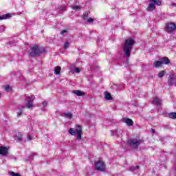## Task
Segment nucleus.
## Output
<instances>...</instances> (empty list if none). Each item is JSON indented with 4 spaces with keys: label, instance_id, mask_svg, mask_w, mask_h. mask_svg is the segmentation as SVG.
Wrapping results in <instances>:
<instances>
[{
    "label": "nucleus",
    "instance_id": "obj_1",
    "mask_svg": "<svg viewBox=\"0 0 176 176\" xmlns=\"http://www.w3.org/2000/svg\"><path fill=\"white\" fill-rule=\"evenodd\" d=\"M134 43H135V41L131 38H128L125 40L124 44L122 47L124 52V56L130 57V52L133 50V46H134Z\"/></svg>",
    "mask_w": 176,
    "mask_h": 176
},
{
    "label": "nucleus",
    "instance_id": "obj_2",
    "mask_svg": "<svg viewBox=\"0 0 176 176\" xmlns=\"http://www.w3.org/2000/svg\"><path fill=\"white\" fill-rule=\"evenodd\" d=\"M127 144L131 148H132V149H138L140 145H141V144H144V140L140 138H133L128 140Z\"/></svg>",
    "mask_w": 176,
    "mask_h": 176
},
{
    "label": "nucleus",
    "instance_id": "obj_3",
    "mask_svg": "<svg viewBox=\"0 0 176 176\" xmlns=\"http://www.w3.org/2000/svg\"><path fill=\"white\" fill-rule=\"evenodd\" d=\"M43 53H46L44 47L34 45L31 48L30 56L32 57H36V56H39V54H43Z\"/></svg>",
    "mask_w": 176,
    "mask_h": 176
},
{
    "label": "nucleus",
    "instance_id": "obj_4",
    "mask_svg": "<svg viewBox=\"0 0 176 176\" xmlns=\"http://www.w3.org/2000/svg\"><path fill=\"white\" fill-rule=\"evenodd\" d=\"M25 100L27 103L25 105L21 107V109H24V108H27V109H32V107H34V100H35V96L34 95H31L30 96L28 95H25Z\"/></svg>",
    "mask_w": 176,
    "mask_h": 176
},
{
    "label": "nucleus",
    "instance_id": "obj_5",
    "mask_svg": "<svg viewBox=\"0 0 176 176\" xmlns=\"http://www.w3.org/2000/svg\"><path fill=\"white\" fill-rule=\"evenodd\" d=\"M69 133L71 135H76L77 134V140H82V126L80 125H77L76 130L70 128L69 129Z\"/></svg>",
    "mask_w": 176,
    "mask_h": 176
},
{
    "label": "nucleus",
    "instance_id": "obj_6",
    "mask_svg": "<svg viewBox=\"0 0 176 176\" xmlns=\"http://www.w3.org/2000/svg\"><path fill=\"white\" fill-rule=\"evenodd\" d=\"M95 168L98 171H105V164L104 162L99 160L95 163Z\"/></svg>",
    "mask_w": 176,
    "mask_h": 176
},
{
    "label": "nucleus",
    "instance_id": "obj_7",
    "mask_svg": "<svg viewBox=\"0 0 176 176\" xmlns=\"http://www.w3.org/2000/svg\"><path fill=\"white\" fill-rule=\"evenodd\" d=\"M175 28H176V25L173 22L166 24L165 27V30L166 31H167V32H171L173 31H175Z\"/></svg>",
    "mask_w": 176,
    "mask_h": 176
},
{
    "label": "nucleus",
    "instance_id": "obj_8",
    "mask_svg": "<svg viewBox=\"0 0 176 176\" xmlns=\"http://www.w3.org/2000/svg\"><path fill=\"white\" fill-rule=\"evenodd\" d=\"M168 86H173V85H175V86L176 87V76L175 75L172 74L168 76Z\"/></svg>",
    "mask_w": 176,
    "mask_h": 176
},
{
    "label": "nucleus",
    "instance_id": "obj_9",
    "mask_svg": "<svg viewBox=\"0 0 176 176\" xmlns=\"http://www.w3.org/2000/svg\"><path fill=\"white\" fill-rule=\"evenodd\" d=\"M162 99L158 98V97H155L153 98V104L154 105H156V107H160V105H162Z\"/></svg>",
    "mask_w": 176,
    "mask_h": 176
},
{
    "label": "nucleus",
    "instance_id": "obj_10",
    "mask_svg": "<svg viewBox=\"0 0 176 176\" xmlns=\"http://www.w3.org/2000/svg\"><path fill=\"white\" fill-rule=\"evenodd\" d=\"M149 4L147 8V10L148 12H152V10H155V3H153V1H152V0H148Z\"/></svg>",
    "mask_w": 176,
    "mask_h": 176
},
{
    "label": "nucleus",
    "instance_id": "obj_11",
    "mask_svg": "<svg viewBox=\"0 0 176 176\" xmlns=\"http://www.w3.org/2000/svg\"><path fill=\"white\" fill-rule=\"evenodd\" d=\"M0 155H1V156H6V155H8L7 147L0 146Z\"/></svg>",
    "mask_w": 176,
    "mask_h": 176
},
{
    "label": "nucleus",
    "instance_id": "obj_12",
    "mask_svg": "<svg viewBox=\"0 0 176 176\" xmlns=\"http://www.w3.org/2000/svg\"><path fill=\"white\" fill-rule=\"evenodd\" d=\"M15 140L17 141V142H21L23 140V134L20 132H17L16 133Z\"/></svg>",
    "mask_w": 176,
    "mask_h": 176
},
{
    "label": "nucleus",
    "instance_id": "obj_13",
    "mask_svg": "<svg viewBox=\"0 0 176 176\" xmlns=\"http://www.w3.org/2000/svg\"><path fill=\"white\" fill-rule=\"evenodd\" d=\"M123 122L126 123L127 126H133V124H134L133 120L130 118H123Z\"/></svg>",
    "mask_w": 176,
    "mask_h": 176
},
{
    "label": "nucleus",
    "instance_id": "obj_14",
    "mask_svg": "<svg viewBox=\"0 0 176 176\" xmlns=\"http://www.w3.org/2000/svg\"><path fill=\"white\" fill-rule=\"evenodd\" d=\"M12 17V14L8 13L3 15L0 16V20H8Z\"/></svg>",
    "mask_w": 176,
    "mask_h": 176
},
{
    "label": "nucleus",
    "instance_id": "obj_15",
    "mask_svg": "<svg viewBox=\"0 0 176 176\" xmlns=\"http://www.w3.org/2000/svg\"><path fill=\"white\" fill-rule=\"evenodd\" d=\"M161 63L162 64H164L165 65H167L168 64H170V59L164 56L162 58Z\"/></svg>",
    "mask_w": 176,
    "mask_h": 176
},
{
    "label": "nucleus",
    "instance_id": "obj_16",
    "mask_svg": "<svg viewBox=\"0 0 176 176\" xmlns=\"http://www.w3.org/2000/svg\"><path fill=\"white\" fill-rule=\"evenodd\" d=\"M73 94H76V96H78V97H82V96H85V93L82 92V91L80 90H74L72 91Z\"/></svg>",
    "mask_w": 176,
    "mask_h": 176
},
{
    "label": "nucleus",
    "instance_id": "obj_17",
    "mask_svg": "<svg viewBox=\"0 0 176 176\" xmlns=\"http://www.w3.org/2000/svg\"><path fill=\"white\" fill-rule=\"evenodd\" d=\"M104 98L107 100L108 101H111L112 100V96H111V94L109 92L104 93Z\"/></svg>",
    "mask_w": 176,
    "mask_h": 176
},
{
    "label": "nucleus",
    "instance_id": "obj_18",
    "mask_svg": "<svg viewBox=\"0 0 176 176\" xmlns=\"http://www.w3.org/2000/svg\"><path fill=\"white\" fill-rule=\"evenodd\" d=\"M162 65H163L162 61L157 60L153 63V67H155V68H159V67H162Z\"/></svg>",
    "mask_w": 176,
    "mask_h": 176
},
{
    "label": "nucleus",
    "instance_id": "obj_19",
    "mask_svg": "<svg viewBox=\"0 0 176 176\" xmlns=\"http://www.w3.org/2000/svg\"><path fill=\"white\" fill-rule=\"evenodd\" d=\"M63 116L67 119H72V113H64Z\"/></svg>",
    "mask_w": 176,
    "mask_h": 176
},
{
    "label": "nucleus",
    "instance_id": "obj_20",
    "mask_svg": "<svg viewBox=\"0 0 176 176\" xmlns=\"http://www.w3.org/2000/svg\"><path fill=\"white\" fill-rule=\"evenodd\" d=\"M60 71H61L60 67H55L54 74H56V75H60Z\"/></svg>",
    "mask_w": 176,
    "mask_h": 176
},
{
    "label": "nucleus",
    "instance_id": "obj_21",
    "mask_svg": "<svg viewBox=\"0 0 176 176\" xmlns=\"http://www.w3.org/2000/svg\"><path fill=\"white\" fill-rule=\"evenodd\" d=\"M168 117L170 119H176V112H172L168 113Z\"/></svg>",
    "mask_w": 176,
    "mask_h": 176
},
{
    "label": "nucleus",
    "instance_id": "obj_22",
    "mask_svg": "<svg viewBox=\"0 0 176 176\" xmlns=\"http://www.w3.org/2000/svg\"><path fill=\"white\" fill-rule=\"evenodd\" d=\"M8 175L10 176H21L19 173H14L13 171L8 172Z\"/></svg>",
    "mask_w": 176,
    "mask_h": 176
},
{
    "label": "nucleus",
    "instance_id": "obj_23",
    "mask_svg": "<svg viewBox=\"0 0 176 176\" xmlns=\"http://www.w3.org/2000/svg\"><path fill=\"white\" fill-rule=\"evenodd\" d=\"M153 2L154 5H157V6H160L162 5V1L159 0H151Z\"/></svg>",
    "mask_w": 176,
    "mask_h": 176
},
{
    "label": "nucleus",
    "instance_id": "obj_24",
    "mask_svg": "<svg viewBox=\"0 0 176 176\" xmlns=\"http://www.w3.org/2000/svg\"><path fill=\"white\" fill-rule=\"evenodd\" d=\"M164 75H166V71L162 70V71H161V72L158 74L157 76H158V78H163V76H164Z\"/></svg>",
    "mask_w": 176,
    "mask_h": 176
},
{
    "label": "nucleus",
    "instance_id": "obj_25",
    "mask_svg": "<svg viewBox=\"0 0 176 176\" xmlns=\"http://www.w3.org/2000/svg\"><path fill=\"white\" fill-rule=\"evenodd\" d=\"M138 168H140L139 166H130L129 167V171H135V170H138Z\"/></svg>",
    "mask_w": 176,
    "mask_h": 176
},
{
    "label": "nucleus",
    "instance_id": "obj_26",
    "mask_svg": "<svg viewBox=\"0 0 176 176\" xmlns=\"http://www.w3.org/2000/svg\"><path fill=\"white\" fill-rule=\"evenodd\" d=\"M72 9L73 10H75L76 12H78V11L80 10V6H72Z\"/></svg>",
    "mask_w": 176,
    "mask_h": 176
},
{
    "label": "nucleus",
    "instance_id": "obj_27",
    "mask_svg": "<svg viewBox=\"0 0 176 176\" xmlns=\"http://www.w3.org/2000/svg\"><path fill=\"white\" fill-rule=\"evenodd\" d=\"M87 19H89V13L85 12L83 14V20H85V21H87Z\"/></svg>",
    "mask_w": 176,
    "mask_h": 176
},
{
    "label": "nucleus",
    "instance_id": "obj_28",
    "mask_svg": "<svg viewBox=\"0 0 176 176\" xmlns=\"http://www.w3.org/2000/svg\"><path fill=\"white\" fill-rule=\"evenodd\" d=\"M68 47H69V42L67 41L66 43H65L64 45H63V48L68 49Z\"/></svg>",
    "mask_w": 176,
    "mask_h": 176
},
{
    "label": "nucleus",
    "instance_id": "obj_29",
    "mask_svg": "<svg viewBox=\"0 0 176 176\" xmlns=\"http://www.w3.org/2000/svg\"><path fill=\"white\" fill-rule=\"evenodd\" d=\"M21 115H23V111L21 109H19L17 116L19 117L21 116Z\"/></svg>",
    "mask_w": 176,
    "mask_h": 176
},
{
    "label": "nucleus",
    "instance_id": "obj_30",
    "mask_svg": "<svg viewBox=\"0 0 176 176\" xmlns=\"http://www.w3.org/2000/svg\"><path fill=\"white\" fill-rule=\"evenodd\" d=\"M5 25H1L0 26V32H3L5 31Z\"/></svg>",
    "mask_w": 176,
    "mask_h": 176
},
{
    "label": "nucleus",
    "instance_id": "obj_31",
    "mask_svg": "<svg viewBox=\"0 0 176 176\" xmlns=\"http://www.w3.org/2000/svg\"><path fill=\"white\" fill-rule=\"evenodd\" d=\"M74 72H76V74H79V72H80V69L78 67L74 68Z\"/></svg>",
    "mask_w": 176,
    "mask_h": 176
},
{
    "label": "nucleus",
    "instance_id": "obj_32",
    "mask_svg": "<svg viewBox=\"0 0 176 176\" xmlns=\"http://www.w3.org/2000/svg\"><path fill=\"white\" fill-rule=\"evenodd\" d=\"M6 91H10V86L6 85L5 87Z\"/></svg>",
    "mask_w": 176,
    "mask_h": 176
},
{
    "label": "nucleus",
    "instance_id": "obj_33",
    "mask_svg": "<svg viewBox=\"0 0 176 176\" xmlns=\"http://www.w3.org/2000/svg\"><path fill=\"white\" fill-rule=\"evenodd\" d=\"M94 19H93V18H89L87 20V23H94Z\"/></svg>",
    "mask_w": 176,
    "mask_h": 176
},
{
    "label": "nucleus",
    "instance_id": "obj_34",
    "mask_svg": "<svg viewBox=\"0 0 176 176\" xmlns=\"http://www.w3.org/2000/svg\"><path fill=\"white\" fill-rule=\"evenodd\" d=\"M28 140L29 141H31V140H32V136H31L30 134H28Z\"/></svg>",
    "mask_w": 176,
    "mask_h": 176
},
{
    "label": "nucleus",
    "instance_id": "obj_35",
    "mask_svg": "<svg viewBox=\"0 0 176 176\" xmlns=\"http://www.w3.org/2000/svg\"><path fill=\"white\" fill-rule=\"evenodd\" d=\"M67 30H63V31H61L60 32V35H64L65 34H67Z\"/></svg>",
    "mask_w": 176,
    "mask_h": 176
},
{
    "label": "nucleus",
    "instance_id": "obj_36",
    "mask_svg": "<svg viewBox=\"0 0 176 176\" xmlns=\"http://www.w3.org/2000/svg\"><path fill=\"white\" fill-rule=\"evenodd\" d=\"M60 10H65V9H67V7L65 6H62L59 8Z\"/></svg>",
    "mask_w": 176,
    "mask_h": 176
},
{
    "label": "nucleus",
    "instance_id": "obj_37",
    "mask_svg": "<svg viewBox=\"0 0 176 176\" xmlns=\"http://www.w3.org/2000/svg\"><path fill=\"white\" fill-rule=\"evenodd\" d=\"M47 105V102L43 101V107H46Z\"/></svg>",
    "mask_w": 176,
    "mask_h": 176
},
{
    "label": "nucleus",
    "instance_id": "obj_38",
    "mask_svg": "<svg viewBox=\"0 0 176 176\" xmlns=\"http://www.w3.org/2000/svg\"><path fill=\"white\" fill-rule=\"evenodd\" d=\"M171 6H176V3H172Z\"/></svg>",
    "mask_w": 176,
    "mask_h": 176
},
{
    "label": "nucleus",
    "instance_id": "obj_39",
    "mask_svg": "<svg viewBox=\"0 0 176 176\" xmlns=\"http://www.w3.org/2000/svg\"><path fill=\"white\" fill-rule=\"evenodd\" d=\"M152 133H155V129H152Z\"/></svg>",
    "mask_w": 176,
    "mask_h": 176
}]
</instances>
